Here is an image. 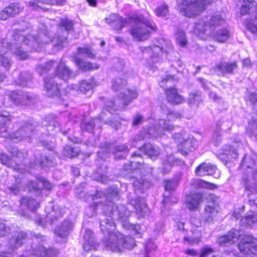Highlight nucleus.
<instances>
[{
  "instance_id": "obj_1",
  "label": "nucleus",
  "mask_w": 257,
  "mask_h": 257,
  "mask_svg": "<svg viewBox=\"0 0 257 257\" xmlns=\"http://www.w3.org/2000/svg\"><path fill=\"white\" fill-rule=\"evenodd\" d=\"M102 195L108 202L103 206L104 212L99 218L100 227L104 235L103 241L105 246L108 250L115 252L122 251L124 248H132L135 245L134 238L114 231L115 219L120 220L124 228H128L131 226L128 221L130 211L124 205L118 206L112 202L118 199L117 188L112 187L107 190L105 194L97 191V197L101 198Z\"/></svg>"
},
{
  "instance_id": "obj_2",
  "label": "nucleus",
  "mask_w": 257,
  "mask_h": 257,
  "mask_svg": "<svg viewBox=\"0 0 257 257\" xmlns=\"http://www.w3.org/2000/svg\"><path fill=\"white\" fill-rule=\"evenodd\" d=\"M135 25L130 30L134 39L138 41H144L150 37L151 31L155 30L156 26L149 19L142 15L135 16Z\"/></svg>"
},
{
  "instance_id": "obj_3",
  "label": "nucleus",
  "mask_w": 257,
  "mask_h": 257,
  "mask_svg": "<svg viewBox=\"0 0 257 257\" xmlns=\"http://www.w3.org/2000/svg\"><path fill=\"white\" fill-rule=\"evenodd\" d=\"M212 2V0H180L178 9L184 16L192 18L201 13Z\"/></svg>"
},
{
  "instance_id": "obj_4",
  "label": "nucleus",
  "mask_w": 257,
  "mask_h": 257,
  "mask_svg": "<svg viewBox=\"0 0 257 257\" xmlns=\"http://www.w3.org/2000/svg\"><path fill=\"white\" fill-rule=\"evenodd\" d=\"M73 26L72 22L67 19H62L59 24L58 36L53 38L52 42L59 48H61L67 43V35Z\"/></svg>"
},
{
  "instance_id": "obj_5",
  "label": "nucleus",
  "mask_w": 257,
  "mask_h": 257,
  "mask_svg": "<svg viewBox=\"0 0 257 257\" xmlns=\"http://www.w3.org/2000/svg\"><path fill=\"white\" fill-rule=\"evenodd\" d=\"M14 39L16 41L21 42L23 41L26 45L30 44L34 49L36 51H38L40 47H42L43 44L48 43L50 41V38L45 33L41 34L38 40V37H36L32 35H28L26 36L17 34L14 36Z\"/></svg>"
},
{
  "instance_id": "obj_6",
  "label": "nucleus",
  "mask_w": 257,
  "mask_h": 257,
  "mask_svg": "<svg viewBox=\"0 0 257 257\" xmlns=\"http://www.w3.org/2000/svg\"><path fill=\"white\" fill-rule=\"evenodd\" d=\"M207 204L205 206L202 214L204 221L209 223L213 222L219 210L218 198L214 195H210Z\"/></svg>"
},
{
  "instance_id": "obj_7",
  "label": "nucleus",
  "mask_w": 257,
  "mask_h": 257,
  "mask_svg": "<svg viewBox=\"0 0 257 257\" xmlns=\"http://www.w3.org/2000/svg\"><path fill=\"white\" fill-rule=\"evenodd\" d=\"M173 138L178 144V150L183 155H187L194 148L195 141L189 137L186 133L175 134Z\"/></svg>"
},
{
  "instance_id": "obj_8",
  "label": "nucleus",
  "mask_w": 257,
  "mask_h": 257,
  "mask_svg": "<svg viewBox=\"0 0 257 257\" xmlns=\"http://www.w3.org/2000/svg\"><path fill=\"white\" fill-rule=\"evenodd\" d=\"M238 247L243 254L257 255V238L251 235H244L238 243Z\"/></svg>"
},
{
  "instance_id": "obj_9",
  "label": "nucleus",
  "mask_w": 257,
  "mask_h": 257,
  "mask_svg": "<svg viewBox=\"0 0 257 257\" xmlns=\"http://www.w3.org/2000/svg\"><path fill=\"white\" fill-rule=\"evenodd\" d=\"M224 23V20L220 14H216L211 17L209 21L206 22H200L195 25V30L198 32L206 35L210 34L213 27L217 26Z\"/></svg>"
},
{
  "instance_id": "obj_10",
  "label": "nucleus",
  "mask_w": 257,
  "mask_h": 257,
  "mask_svg": "<svg viewBox=\"0 0 257 257\" xmlns=\"http://www.w3.org/2000/svg\"><path fill=\"white\" fill-rule=\"evenodd\" d=\"M180 116L178 113L175 112L170 110H167L166 119L163 118L159 119L158 122V125L160 130L168 132H172L175 128V126L172 124V121Z\"/></svg>"
},
{
  "instance_id": "obj_11",
  "label": "nucleus",
  "mask_w": 257,
  "mask_h": 257,
  "mask_svg": "<svg viewBox=\"0 0 257 257\" xmlns=\"http://www.w3.org/2000/svg\"><path fill=\"white\" fill-rule=\"evenodd\" d=\"M10 98L17 105H26L33 102L36 96L30 92H13L9 95Z\"/></svg>"
},
{
  "instance_id": "obj_12",
  "label": "nucleus",
  "mask_w": 257,
  "mask_h": 257,
  "mask_svg": "<svg viewBox=\"0 0 257 257\" xmlns=\"http://www.w3.org/2000/svg\"><path fill=\"white\" fill-rule=\"evenodd\" d=\"M131 19H123L115 14H111L105 19V22L110 25L114 30L119 31L126 26L130 22Z\"/></svg>"
},
{
  "instance_id": "obj_13",
  "label": "nucleus",
  "mask_w": 257,
  "mask_h": 257,
  "mask_svg": "<svg viewBox=\"0 0 257 257\" xmlns=\"http://www.w3.org/2000/svg\"><path fill=\"white\" fill-rule=\"evenodd\" d=\"M242 236L241 231L237 229H232L227 234L218 238V242L221 246H228L236 242L239 237Z\"/></svg>"
},
{
  "instance_id": "obj_14",
  "label": "nucleus",
  "mask_w": 257,
  "mask_h": 257,
  "mask_svg": "<svg viewBox=\"0 0 257 257\" xmlns=\"http://www.w3.org/2000/svg\"><path fill=\"white\" fill-rule=\"evenodd\" d=\"M203 196L201 193H190L185 196L186 205L190 210H196L198 209L202 202Z\"/></svg>"
},
{
  "instance_id": "obj_15",
  "label": "nucleus",
  "mask_w": 257,
  "mask_h": 257,
  "mask_svg": "<svg viewBox=\"0 0 257 257\" xmlns=\"http://www.w3.org/2000/svg\"><path fill=\"white\" fill-rule=\"evenodd\" d=\"M237 68V62L236 61L232 62L222 61L217 63L215 67V68L219 71L223 76L227 74H233L234 70H236Z\"/></svg>"
},
{
  "instance_id": "obj_16",
  "label": "nucleus",
  "mask_w": 257,
  "mask_h": 257,
  "mask_svg": "<svg viewBox=\"0 0 257 257\" xmlns=\"http://www.w3.org/2000/svg\"><path fill=\"white\" fill-rule=\"evenodd\" d=\"M23 10L19 4H11L5 8L0 14V19L6 20L10 17H14Z\"/></svg>"
},
{
  "instance_id": "obj_17",
  "label": "nucleus",
  "mask_w": 257,
  "mask_h": 257,
  "mask_svg": "<svg viewBox=\"0 0 257 257\" xmlns=\"http://www.w3.org/2000/svg\"><path fill=\"white\" fill-rule=\"evenodd\" d=\"M73 74L69 68L65 65L64 62L61 60L55 70V75L59 78L67 81Z\"/></svg>"
},
{
  "instance_id": "obj_18",
  "label": "nucleus",
  "mask_w": 257,
  "mask_h": 257,
  "mask_svg": "<svg viewBox=\"0 0 257 257\" xmlns=\"http://www.w3.org/2000/svg\"><path fill=\"white\" fill-rule=\"evenodd\" d=\"M143 51L144 53H147L150 56L153 63H156L161 60L163 54V48L159 46H153L145 48Z\"/></svg>"
},
{
  "instance_id": "obj_19",
  "label": "nucleus",
  "mask_w": 257,
  "mask_h": 257,
  "mask_svg": "<svg viewBox=\"0 0 257 257\" xmlns=\"http://www.w3.org/2000/svg\"><path fill=\"white\" fill-rule=\"evenodd\" d=\"M98 244L94 240V236L91 230L86 229L84 234L83 248L88 251L90 250L95 249Z\"/></svg>"
},
{
  "instance_id": "obj_20",
  "label": "nucleus",
  "mask_w": 257,
  "mask_h": 257,
  "mask_svg": "<svg viewBox=\"0 0 257 257\" xmlns=\"http://www.w3.org/2000/svg\"><path fill=\"white\" fill-rule=\"evenodd\" d=\"M34 131L33 125L31 123H26L14 134V138L18 139L20 141H23L27 138L31 137Z\"/></svg>"
},
{
  "instance_id": "obj_21",
  "label": "nucleus",
  "mask_w": 257,
  "mask_h": 257,
  "mask_svg": "<svg viewBox=\"0 0 257 257\" xmlns=\"http://www.w3.org/2000/svg\"><path fill=\"white\" fill-rule=\"evenodd\" d=\"M12 120V116L7 111L0 112V136L3 138L8 137L7 132V125Z\"/></svg>"
},
{
  "instance_id": "obj_22",
  "label": "nucleus",
  "mask_w": 257,
  "mask_h": 257,
  "mask_svg": "<svg viewBox=\"0 0 257 257\" xmlns=\"http://www.w3.org/2000/svg\"><path fill=\"white\" fill-rule=\"evenodd\" d=\"M216 167L210 163H203L195 169L197 176L212 175L215 172Z\"/></svg>"
},
{
  "instance_id": "obj_23",
  "label": "nucleus",
  "mask_w": 257,
  "mask_h": 257,
  "mask_svg": "<svg viewBox=\"0 0 257 257\" xmlns=\"http://www.w3.org/2000/svg\"><path fill=\"white\" fill-rule=\"evenodd\" d=\"M168 101L173 104H178L184 102V98L178 94L176 89L170 87L166 90Z\"/></svg>"
},
{
  "instance_id": "obj_24",
  "label": "nucleus",
  "mask_w": 257,
  "mask_h": 257,
  "mask_svg": "<svg viewBox=\"0 0 257 257\" xmlns=\"http://www.w3.org/2000/svg\"><path fill=\"white\" fill-rule=\"evenodd\" d=\"M45 88L47 91V94L50 97L57 95L59 88L57 84L53 78H46L44 79Z\"/></svg>"
},
{
  "instance_id": "obj_25",
  "label": "nucleus",
  "mask_w": 257,
  "mask_h": 257,
  "mask_svg": "<svg viewBox=\"0 0 257 257\" xmlns=\"http://www.w3.org/2000/svg\"><path fill=\"white\" fill-rule=\"evenodd\" d=\"M27 237V234L24 232L15 233L10 239L9 243L10 247L13 249L17 248L23 244V240Z\"/></svg>"
},
{
  "instance_id": "obj_26",
  "label": "nucleus",
  "mask_w": 257,
  "mask_h": 257,
  "mask_svg": "<svg viewBox=\"0 0 257 257\" xmlns=\"http://www.w3.org/2000/svg\"><path fill=\"white\" fill-rule=\"evenodd\" d=\"M74 62L78 67L79 69L83 71L93 70L99 68V66L97 64L84 61L79 58L78 57H75L74 58Z\"/></svg>"
},
{
  "instance_id": "obj_27",
  "label": "nucleus",
  "mask_w": 257,
  "mask_h": 257,
  "mask_svg": "<svg viewBox=\"0 0 257 257\" xmlns=\"http://www.w3.org/2000/svg\"><path fill=\"white\" fill-rule=\"evenodd\" d=\"M141 150L150 158L157 157L160 154L159 148L155 145L148 143L141 148Z\"/></svg>"
},
{
  "instance_id": "obj_28",
  "label": "nucleus",
  "mask_w": 257,
  "mask_h": 257,
  "mask_svg": "<svg viewBox=\"0 0 257 257\" xmlns=\"http://www.w3.org/2000/svg\"><path fill=\"white\" fill-rule=\"evenodd\" d=\"M130 181L132 183L136 189L137 190H144L145 188H148L151 186V183L147 180H142L141 178L139 180L138 177L130 175L129 176Z\"/></svg>"
},
{
  "instance_id": "obj_29",
  "label": "nucleus",
  "mask_w": 257,
  "mask_h": 257,
  "mask_svg": "<svg viewBox=\"0 0 257 257\" xmlns=\"http://www.w3.org/2000/svg\"><path fill=\"white\" fill-rule=\"evenodd\" d=\"M241 146L240 143L235 142L232 146L225 145L222 148L223 154L229 156L231 159H235L237 157V148Z\"/></svg>"
},
{
  "instance_id": "obj_30",
  "label": "nucleus",
  "mask_w": 257,
  "mask_h": 257,
  "mask_svg": "<svg viewBox=\"0 0 257 257\" xmlns=\"http://www.w3.org/2000/svg\"><path fill=\"white\" fill-rule=\"evenodd\" d=\"M191 233V235H189L187 236H184V241L187 242L189 244L198 243L201 237L200 230L198 229V228H194V227H192Z\"/></svg>"
},
{
  "instance_id": "obj_31",
  "label": "nucleus",
  "mask_w": 257,
  "mask_h": 257,
  "mask_svg": "<svg viewBox=\"0 0 257 257\" xmlns=\"http://www.w3.org/2000/svg\"><path fill=\"white\" fill-rule=\"evenodd\" d=\"M72 227V223L69 221H65L61 225L55 230V233L60 237H66Z\"/></svg>"
},
{
  "instance_id": "obj_32",
  "label": "nucleus",
  "mask_w": 257,
  "mask_h": 257,
  "mask_svg": "<svg viewBox=\"0 0 257 257\" xmlns=\"http://www.w3.org/2000/svg\"><path fill=\"white\" fill-rule=\"evenodd\" d=\"M105 152L107 153H112L116 154L119 153H122L124 154L127 153L128 151V147L124 144H120L116 146H112L109 144H106Z\"/></svg>"
},
{
  "instance_id": "obj_33",
  "label": "nucleus",
  "mask_w": 257,
  "mask_h": 257,
  "mask_svg": "<svg viewBox=\"0 0 257 257\" xmlns=\"http://www.w3.org/2000/svg\"><path fill=\"white\" fill-rule=\"evenodd\" d=\"M137 162L139 164V166L137 167V168H138V169H135V174H138L139 173L142 172L143 174H147L148 176L149 175H152V168L151 167H149L147 165H144L141 162H140V161H135V160H132L131 161V167L134 168L135 167L134 164H137ZM145 176L146 175L144 174Z\"/></svg>"
},
{
  "instance_id": "obj_34",
  "label": "nucleus",
  "mask_w": 257,
  "mask_h": 257,
  "mask_svg": "<svg viewBox=\"0 0 257 257\" xmlns=\"http://www.w3.org/2000/svg\"><path fill=\"white\" fill-rule=\"evenodd\" d=\"M214 40L220 43L226 42L230 37L229 31L225 29L219 30L213 34Z\"/></svg>"
},
{
  "instance_id": "obj_35",
  "label": "nucleus",
  "mask_w": 257,
  "mask_h": 257,
  "mask_svg": "<svg viewBox=\"0 0 257 257\" xmlns=\"http://www.w3.org/2000/svg\"><path fill=\"white\" fill-rule=\"evenodd\" d=\"M77 53L78 55H84L92 59H94L96 57L94 50L91 46L88 45L78 47L77 49Z\"/></svg>"
},
{
  "instance_id": "obj_36",
  "label": "nucleus",
  "mask_w": 257,
  "mask_h": 257,
  "mask_svg": "<svg viewBox=\"0 0 257 257\" xmlns=\"http://www.w3.org/2000/svg\"><path fill=\"white\" fill-rule=\"evenodd\" d=\"M240 166L243 169H248L251 171H247V173H254L256 172V170H254V162L252 159L247 157V156H245L243 157Z\"/></svg>"
},
{
  "instance_id": "obj_37",
  "label": "nucleus",
  "mask_w": 257,
  "mask_h": 257,
  "mask_svg": "<svg viewBox=\"0 0 257 257\" xmlns=\"http://www.w3.org/2000/svg\"><path fill=\"white\" fill-rule=\"evenodd\" d=\"M175 37L177 44L180 47H184L187 45L188 41L183 30L178 29L175 32Z\"/></svg>"
},
{
  "instance_id": "obj_38",
  "label": "nucleus",
  "mask_w": 257,
  "mask_h": 257,
  "mask_svg": "<svg viewBox=\"0 0 257 257\" xmlns=\"http://www.w3.org/2000/svg\"><path fill=\"white\" fill-rule=\"evenodd\" d=\"M21 204L27 206L32 211L35 210L39 206V203L36 200L28 197H25L22 199Z\"/></svg>"
},
{
  "instance_id": "obj_39",
  "label": "nucleus",
  "mask_w": 257,
  "mask_h": 257,
  "mask_svg": "<svg viewBox=\"0 0 257 257\" xmlns=\"http://www.w3.org/2000/svg\"><path fill=\"white\" fill-rule=\"evenodd\" d=\"M125 94H120V97L123 98V103L125 106L128 105L131 101V99L136 98L138 96L137 92L136 90H131L127 89Z\"/></svg>"
},
{
  "instance_id": "obj_40",
  "label": "nucleus",
  "mask_w": 257,
  "mask_h": 257,
  "mask_svg": "<svg viewBox=\"0 0 257 257\" xmlns=\"http://www.w3.org/2000/svg\"><path fill=\"white\" fill-rule=\"evenodd\" d=\"M54 61L50 60L46 62L44 65H39L37 68V70L41 75H42L47 73L54 66Z\"/></svg>"
},
{
  "instance_id": "obj_41",
  "label": "nucleus",
  "mask_w": 257,
  "mask_h": 257,
  "mask_svg": "<svg viewBox=\"0 0 257 257\" xmlns=\"http://www.w3.org/2000/svg\"><path fill=\"white\" fill-rule=\"evenodd\" d=\"M0 62L1 65L6 69H8L13 63L8 52L3 53L2 51L0 54Z\"/></svg>"
},
{
  "instance_id": "obj_42",
  "label": "nucleus",
  "mask_w": 257,
  "mask_h": 257,
  "mask_svg": "<svg viewBox=\"0 0 257 257\" xmlns=\"http://www.w3.org/2000/svg\"><path fill=\"white\" fill-rule=\"evenodd\" d=\"M241 222L243 225L251 226L253 223L257 222V213L253 212L251 214L242 217Z\"/></svg>"
},
{
  "instance_id": "obj_43",
  "label": "nucleus",
  "mask_w": 257,
  "mask_h": 257,
  "mask_svg": "<svg viewBox=\"0 0 257 257\" xmlns=\"http://www.w3.org/2000/svg\"><path fill=\"white\" fill-rule=\"evenodd\" d=\"M40 4L53 5V0H34L29 2V6L37 10L43 9Z\"/></svg>"
},
{
  "instance_id": "obj_44",
  "label": "nucleus",
  "mask_w": 257,
  "mask_h": 257,
  "mask_svg": "<svg viewBox=\"0 0 257 257\" xmlns=\"http://www.w3.org/2000/svg\"><path fill=\"white\" fill-rule=\"evenodd\" d=\"M11 50L13 52L14 54L19 59L24 60L28 57L27 52L23 51L21 48L16 47L15 46H12Z\"/></svg>"
},
{
  "instance_id": "obj_45",
  "label": "nucleus",
  "mask_w": 257,
  "mask_h": 257,
  "mask_svg": "<svg viewBox=\"0 0 257 257\" xmlns=\"http://www.w3.org/2000/svg\"><path fill=\"white\" fill-rule=\"evenodd\" d=\"M176 81L174 75H166L162 77L160 82V85L161 87L165 88L169 85L172 84Z\"/></svg>"
},
{
  "instance_id": "obj_46",
  "label": "nucleus",
  "mask_w": 257,
  "mask_h": 257,
  "mask_svg": "<svg viewBox=\"0 0 257 257\" xmlns=\"http://www.w3.org/2000/svg\"><path fill=\"white\" fill-rule=\"evenodd\" d=\"M95 119L91 118L88 121L82 122L80 127L82 131L92 132L95 126Z\"/></svg>"
},
{
  "instance_id": "obj_47",
  "label": "nucleus",
  "mask_w": 257,
  "mask_h": 257,
  "mask_svg": "<svg viewBox=\"0 0 257 257\" xmlns=\"http://www.w3.org/2000/svg\"><path fill=\"white\" fill-rule=\"evenodd\" d=\"M79 152V149L69 146H67L64 148L63 154L66 156L72 158L77 156Z\"/></svg>"
},
{
  "instance_id": "obj_48",
  "label": "nucleus",
  "mask_w": 257,
  "mask_h": 257,
  "mask_svg": "<svg viewBox=\"0 0 257 257\" xmlns=\"http://www.w3.org/2000/svg\"><path fill=\"white\" fill-rule=\"evenodd\" d=\"M147 132L148 135L151 137L154 138L161 137L164 134L162 132V130L160 129L158 125L149 127Z\"/></svg>"
},
{
  "instance_id": "obj_49",
  "label": "nucleus",
  "mask_w": 257,
  "mask_h": 257,
  "mask_svg": "<svg viewBox=\"0 0 257 257\" xmlns=\"http://www.w3.org/2000/svg\"><path fill=\"white\" fill-rule=\"evenodd\" d=\"M201 93L199 91H196L189 94L188 102L189 103H198L202 101Z\"/></svg>"
},
{
  "instance_id": "obj_50",
  "label": "nucleus",
  "mask_w": 257,
  "mask_h": 257,
  "mask_svg": "<svg viewBox=\"0 0 257 257\" xmlns=\"http://www.w3.org/2000/svg\"><path fill=\"white\" fill-rule=\"evenodd\" d=\"M93 84L91 80H83L78 87L80 91L84 93L92 88Z\"/></svg>"
},
{
  "instance_id": "obj_51",
  "label": "nucleus",
  "mask_w": 257,
  "mask_h": 257,
  "mask_svg": "<svg viewBox=\"0 0 257 257\" xmlns=\"http://www.w3.org/2000/svg\"><path fill=\"white\" fill-rule=\"evenodd\" d=\"M146 133V131L140 132L139 134L131 141L132 146L135 147H139L140 146V144H139V143L144 140L145 138Z\"/></svg>"
},
{
  "instance_id": "obj_52",
  "label": "nucleus",
  "mask_w": 257,
  "mask_h": 257,
  "mask_svg": "<svg viewBox=\"0 0 257 257\" xmlns=\"http://www.w3.org/2000/svg\"><path fill=\"white\" fill-rule=\"evenodd\" d=\"M125 85L126 80L125 79L117 78L113 80L112 87L114 90H120Z\"/></svg>"
},
{
  "instance_id": "obj_53",
  "label": "nucleus",
  "mask_w": 257,
  "mask_h": 257,
  "mask_svg": "<svg viewBox=\"0 0 257 257\" xmlns=\"http://www.w3.org/2000/svg\"><path fill=\"white\" fill-rule=\"evenodd\" d=\"M30 79L31 77L29 75L25 73H23L20 74L18 79L16 81V83L19 85L24 86L27 85V82Z\"/></svg>"
},
{
  "instance_id": "obj_54",
  "label": "nucleus",
  "mask_w": 257,
  "mask_h": 257,
  "mask_svg": "<svg viewBox=\"0 0 257 257\" xmlns=\"http://www.w3.org/2000/svg\"><path fill=\"white\" fill-rule=\"evenodd\" d=\"M243 2L244 4L242 6L240 9L241 15H244L248 13L250 5H253L254 0H243Z\"/></svg>"
},
{
  "instance_id": "obj_55",
  "label": "nucleus",
  "mask_w": 257,
  "mask_h": 257,
  "mask_svg": "<svg viewBox=\"0 0 257 257\" xmlns=\"http://www.w3.org/2000/svg\"><path fill=\"white\" fill-rule=\"evenodd\" d=\"M178 183L176 181H165V188L167 191H172L175 190L178 186Z\"/></svg>"
},
{
  "instance_id": "obj_56",
  "label": "nucleus",
  "mask_w": 257,
  "mask_h": 257,
  "mask_svg": "<svg viewBox=\"0 0 257 257\" xmlns=\"http://www.w3.org/2000/svg\"><path fill=\"white\" fill-rule=\"evenodd\" d=\"M168 13V6L167 5H162L158 7L156 10L157 16L159 17H165Z\"/></svg>"
},
{
  "instance_id": "obj_57",
  "label": "nucleus",
  "mask_w": 257,
  "mask_h": 257,
  "mask_svg": "<svg viewBox=\"0 0 257 257\" xmlns=\"http://www.w3.org/2000/svg\"><path fill=\"white\" fill-rule=\"evenodd\" d=\"M135 207L138 213H140L142 216L145 215L147 210V205L145 203H141L137 204Z\"/></svg>"
},
{
  "instance_id": "obj_58",
  "label": "nucleus",
  "mask_w": 257,
  "mask_h": 257,
  "mask_svg": "<svg viewBox=\"0 0 257 257\" xmlns=\"http://www.w3.org/2000/svg\"><path fill=\"white\" fill-rule=\"evenodd\" d=\"M10 232V227L2 221H0V236L7 235Z\"/></svg>"
},
{
  "instance_id": "obj_59",
  "label": "nucleus",
  "mask_w": 257,
  "mask_h": 257,
  "mask_svg": "<svg viewBox=\"0 0 257 257\" xmlns=\"http://www.w3.org/2000/svg\"><path fill=\"white\" fill-rule=\"evenodd\" d=\"M0 162L3 164L7 166H11L12 164V161L10 158L7 155L1 154H0Z\"/></svg>"
},
{
  "instance_id": "obj_60",
  "label": "nucleus",
  "mask_w": 257,
  "mask_h": 257,
  "mask_svg": "<svg viewBox=\"0 0 257 257\" xmlns=\"http://www.w3.org/2000/svg\"><path fill=\"white\" fill-rule=\"evenodd\" d=\"M190 221L194 228H199L201 227L202 222L199 218L196 216H192Z\"/></svg>"
},
{
  "instance_id": "obj_61",
  "label": "nucleus",
  "mask_w": 257,
  "mask_h": 257,
  "mask_svg": "<svg viewBox=\"0 0 257 257\" xmlns=\"http://www.w3.org/2000/svg\"><path fill=\"white\" fill-rule=\"evenodd\" d=\"M115 107L114 102L112 100H110L106 102L104 108L110 113H112L117 109Z\"/></svg>"
},
{
  "instance_id": "obj_62",
  "label": "nucleus",
  "mask_w": 257,
  "mask_h": 257,
  "mask_svg": "<svg viewBox=\"0 0 257 257\" xmlns=\"http://www.w3.org/2000/svg\"><path fill=\"white\" fill-rule=\"evenodd\" d=\"M40 165L42 167H48L53 166L52 160H50L47 157L45 156L44 159L40 162Z\"/></svg>"
},
{
  "instance_id": "obj_63",
  "label": "nucleus",
  "mask_w": 257,
  "mask_h": 257,
  "mask_svg": "<svg viewBox=\"0 0 257 257\" xmlns=\"http://www.w3.org/2000/svg\"><path fill=\"white\" fill-rule=\"evenodd\" d=\"M157 245L152 240H149L146 245V254H149L152 250H155Z\"/></svg>"
},
{
  "instance_id": "obj_64",
  "label": "nucleus",
  "mask_w": 257,
  "mask_h": 257,
  "mask_svg": "<svg viewBox=\"0 0 257 257\" xmlns=\"http://www.w3.org/2000/svg\"><path fill=\"white\" fill-rule=\"evenodd\" d=\"M38 181L39 184H41L47 190H50L52 187L51 184L44 178H40Z\"/></svg>"
}]
</instances>
